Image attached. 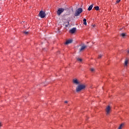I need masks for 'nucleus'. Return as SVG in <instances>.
<instances>
[{
	"label": "nucleus",
	"mask_w": 129,
	"mask_h": 129,
	"mask_svg": "<svg viewBox=\"0 0 129 129\" xmlns=\"http://www.w3.org/2000/svg\"><path fill=\"white\" fill-rule=\"evenodd\" d=\"M86 87V86L84 84H79L77 86L76 89V92H80L81 90H83L85 89V88Z\"/></svg>",
	"instance_id": "nucleus-1"
},
{
	"label": "nucleus",
	"mask_w": 129,
	"mask_h": 129,
	"mask_svg": "<svg viewBox=\"0 0 129 129\" xmlns=\"http://www.w3.org/2000/svg\"><path fill=\"white\" fill-rule=\"evenodd\" d=\"M83 12L82 8L78 9L75 13V17H78V16H80V14Z\"/></svg>",
	"instance_id": "nucleus-2"
},
{
	"label": "nucleus",
	"mask_w": 129,
	"mask_h": 129,
	"mask_svg": "<svg viewBox=\"0 0 129 129\" xmlns=\"http://www.w3.org/2000/svg\"><path fill=\"white\" fill-rule=\"evenodd\" d=\"M38 15L39 16V17H40L42 19H44V18H45L46 17V13H45V12L43 11H41Z\"/></svg>",
	"instance_id": "nucleus-3"
},
{
	"label": "nucleus",
	"mask_w": 129,
	"mask_h": 129,
	"mask_svg": "<svg viewBox=\"0 0 129 129\" xmlns=\"http://www.w3.org/2000/svg\"><path fill=\"white\" fill-rule=\"evenodd\" d=\"M64 11H65L64 8H59L57 11V15L60 16V15H61V14H62Z\"/></svg>",
	"instance_id": "nucleus-4"
},
{
	"label": "nucleus",
	"mask_w": 129,
	"mask_h": 129,
	"mask_svg": "<svg viewBox=\"0 0 129 129\" xmlns=\"http://www.w3.org/2000/svg\"><path fill=\"white\" fill-rule=\"evenodd\" d=\"M73 83L76 85H79L80 84V82L77 79H74L73 80Z\"/></svg>",
	"instance_id": "nucleus-5"
},
{
	"label": "nucleus",
	"mask_w": 129,
	"mask_h": 129,
	"mask_svg": "<svg viewBox=\"0 0 129 129\" xmlns=\"http://www.w3.org/2000/svg\"><path fill=\"white\" fill-rule=\"evenodd\" d=\"M110 109H111V108H110V106H108L106 108V110L105 111L106 112V114H109V113H110Z\"/></svg>",
	"instance_id": "nucleus-6"
},
{
	"label": "nucleus",
	"mask_w": 129,
	"mask_h": 129,
	"mask_svg": "<svg viewBox=\"0 0 129 129\" xmlns=\"http://www.w3.org/2000/svg\"><path fill=\"white\" fill-rule=\"evenodd\" d=\"M76 32V28H73L72 29L70 30V33L71 34H74Z\"/></svg>",
	"instance_id": "nucleus-7"
},
{
	"label": "nucleus",
	"mask_w": 129,
	"mask_h": 129,
	"mask_svg": "<svg viewBox=\"0 0 129 129\" xmlns=\"http://www.w3.org/2000/svg\"><path fill=\"white\" fill-rule=\"evenodd\" d=\"M127 64H128V59L126 58L124 61V67H127Z\"/></svg>",
	"instance_id": "nucleus-8"
},
{
	"label": "nucleus",
	"mask_w": 129,
	"mask_h": 129,
	"mask_svg": "<svg viewBox=\"0 0 129 129\" xmlns=\"http://www.w3.org/2000/svg\"><path fill=\"white\" fill-rule=\"evenodd\" d=\"M71 43H72V40H71V39L68 40L65 42V45H68V44H70Z\"/></svg>",
	"instance_id": "nucleus-9"
},
{
	"label": "nucleus",
	"mask_w": 129,
	"mask_h": 129,
	"mask_svg": "<svg viewBox=\"0 0 129 129\" xmlns=\"http://www.w3.org/2000/svg\"><path fill=\"white\" fill-rule=\"evenodd\" d=\"M86 47V45H83L80 49V52L83 51V50H84Z\"/></svg>",
	"instance_id": "nucleus-10"
},
{
	"label": "nucleus",
	"mask_w": 129,
	"mask_h": 129,
	"mask_svg": "<svg viewBox=\"0 0 129 129\" xmlns=\"http://www.w3.org/2000/svg\"><path fill=\"white\" fill-rule=\"evenodd\" d=\"M92 8H93V5H90L88 9V11H91V10H92Z\"/></svg>",
	"instance_id": "nucleus-11"
},
{
	"label": "nucleus",
	"mask_w": 129,
	"mask_h": 129,
	"mask_svg": "<svg viewBox=\"0 0 129 129\" xmlns=\"http://www.w3.org/2000/svg\"><path fill=\"white\" fill-rule=\"evenodd\" d=\"M83 24L86 26L87 25V22H86V19L84 18L83 19Z\"/></svg>",
	"instance_id": "nucleus-12"
},
{
	"label": "nucleus",
	"mask_w": 129,
	"mask_h": 129,
	"mask_svg": "<svg viewBox=\"0 0 129 129\" xmlns=\"http://www.w3.org/2000/svg\"><path fill=\"white\" fill-rule=\"evenodd\" d=\"M120 35L121 37H123V38H124V37H125V33H121V34H120Z\"/></svg>",
	"instance_id": "nucleus-13"
},
{
	"label": "nucleus",
	"mask_w": 129,
	"mask_h": 129,
	"mask_svg": "<svg viewBox=\"0 0 129 129\" xmlns=\"http://www.w3.org/2000/svg\"><path fill=\"white\" fill-rule=\"evenodd\" d=\"M94 9L96 11H99V7L98 6H96L94 7Z\"/></svg>",
	"instance_id": "nucleus-14"
},
{
	"label": "nucleus",
	"mask_w": 129,
	"mask_h": 129,
	"mask_svg": "<svg viewBox=\"0 0 129 129\" xmlns=\"http://www.w3.org/2000/svg\"><path fill=\"white\" fill-rule=\"evenodd\" d=\"M122 126H123V124H121L119 125V127L118 128V129H121V128H122Z\"/></svg>",
	"instance_id": "nucleus-15"
},
{
	"label": "nucleus",
	"mask_w": 129,
	"mask_h": 129,
	"mask_svg": "<svg viewBox=\"0 0 129 129\" xmlns=\"http://www.w3.org/2000/svg\"><path fill=\"white\" fill-rule=\"evenodd\" d=\"M78 61H80V62H82V58H78L77 59Z\"/></svg>",
	"instance_id": "nucleus-16"
},
{
	"label": "nucleus",
	"mask_w": 129,
	"mask_h": 129,
	"mask_svg": "<svg viewBox=\"0 0 129 129\" xmlns=\"http://www.w3.org/2000/svg\"><path fill=\"white\" fill-rule=\"evenodd\" d=\"M121 0H116V4H119L120 3Z\"/></svg>",
	"instance_id": "nucleus-17"
},
{
	"label": "nucleus",
	"mask_w": 129,
	"mask_h": 129,
	"mask_svg": "<svg viewBox=\"0 0 129 129\" xmlns=\"http://www.w3.org/2000/svg\"><path fill=\"white\" fill-rule=\"evenodd\" d=\"M102 57V55H101V54H99V55H98V59H101V58Z\"/></svg>",
	"instance_id": "nucleus-18"
},
{
	"label": "nucleus",
	"mask_w": 129,
	"mask_h": 129,
	"mask_svg": "<svg viewBox=\"0 0 129 129\" xmlns=\"http://www.w3.org/2000/svg\"><path fill=\"white\" fill-rule=\"evenodd\" d=\"M23 33H24V34H25L26 35H28V34H29L28 32H26V31L23 32Z\"/></svg>",
	"instance_id": "nucleus-19"
},
{
	"label": "nucleus",
	"mask_w": 129,
	"mask_h": 129,
	"mask_svg": "<svg viewBox=\"0 0 129 129\" xmlns=\"http://www.w3.org/2000/svg\"><path fill=\"white\" fill-rule=\"evenodd\" d=\"M90 71H91V72H93V71H94V69H93V68H91V69H90Z\"/></svg>",
	"instance_id": "nucleus-20"
},
{
	"label": "nucleus",
	"mask_w": 129,
	"mask_h": 129,
	"mask_svg": "<svg viewBox=\"0 0 129 129\" xmlns=\"http://www.w3.org/2000/svg\"><path fill=\"white\" fill-rule=\"evenodd\" d=\"M64 103H68V101H64Z\"/></svg>",
	"instance_id": "nucleus-21"
},
{
	"label": "nucleus",
	"mask_w": 129,
	"mask_h": 129,
	"mask_svg": "<svg viewBox=\"0 0 129 129\" xmlns=\"http://www.w3.org/2000/svg\"><path fill=\"white\" fill-rule=\"evenodd\" d=\"M127 54H129V49L128 50L126 51Z\"/></svg>",
	"instance_id": "nucleus-22"
},
{
	"label": "nucleus",
	"mask_w": 129,
	"mask_h": 129,
	"mask_svg": "<svg viewBox=\"0 0 129 129\" xmlns=\"http://www.w3.org/2000/svg\"><path fill=\"white\" fill-rule=\"evenodd\" d=\"M3 126V124H2V123L0 122V127Z\"/></svg>",
	"instance_id": "nucleus-23"
}]
</instances>
